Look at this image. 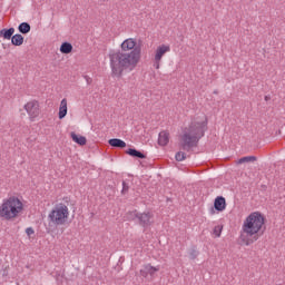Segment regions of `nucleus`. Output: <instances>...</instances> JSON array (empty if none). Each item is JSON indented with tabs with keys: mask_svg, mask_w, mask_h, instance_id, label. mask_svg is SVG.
<instances>
[{
	"mask_svg": "<svg viewBox=\"0 0 285 285\" xmlns=\"http://www.w3.org/2000/svg\"><path fill=\"white\" fill-rule=\"evenodd\" d=\"M23 212V203L18 197H9L0 206V217L7 222L17 219Z\"/></svg>",
	"mask_w": 285,
	"mask_h": 285,
	"instance_id": "20e7f679",
	"label": "nucleus"
},
{
	"mask_svg": "<svg viewBox=\"0 0 285 285\" xmlns=\"http://www.w3.org/2000/svg\"><path fill=\"white\" fill-rule=\"evenodd\" d=\"M13 35H14V28L0 30V39L10 40V39H12Z\"/></svg>",
	"mask_w": 285,
	"mask_h": 285,
	"instance_id": "ddd939ff",
	"label": "nucleus"
},
{
	"mask_svg": "<svg viewBox=\"0 0 285 285\" xmlns=\"http://www.w3.org/2000/svg\"><path fill=\"white\" fill-rule=\"evenodd\" d=\"M223 229H224V226H220V225L215 226L214 230H213L215 237H222V230Z\"/></svg>",
	"mask_w": 285,
	"mask_h": 285,
	"instance_id": "412c9836",
	"label": "nucleus"
},
{
	"mask_svg": "<svg viewBox=\"0 0 285 285\" xmlns=\"http://www.w3.org/2000/svg\"><path fill=\"white\" fill-rule=\"evenodd\" d=\"M155 273H159V267H155L150 264L144 265L142 268L140 269V275L141 277H155Z\"/></svg>",
	"mask_w": 285,
	"mask_h": 285,
	"instance_id": "1a4fd4ad",
	"label": "nucleus"
},
{
	"mask_svg": "<svg viewBox=\"0 0 285 285\" xmlns=\"http://www.w3.org/2000/svg\"><path fill=\"white\" fill-rule=\"evenodd\" d=\"M68 217H70V212L68 210V206L66 204H58L55 208L49 213V219L56 226H63L66 222H68Z\"/></svg>",
	"mask_w": 285,
	"mask_h": 285,
	"instance_id": "39448f33",
	"label": "nucleus"
},
{
	"mask_svg": "<svg viewBox=\"0 0 285 285\" xmlns=\"http://www.w3.org/2000/svg\"><path fill=\"white\" fill-rule=\"evenodd\" d=\"M134 215L136 218H138V224L139 226H142V228H150V226L155 224V214H153V212H135Z\"/></svg>",
	"mask_w": 285,
	"mask_h": 285,
	"instance_id": "423d86ee",
	"label": "nucleus"
},
{
	"mask_svg": "<svg viewBox=\"0 0 285 285\" xmlns=\"http://www.w3.org/2000/svg\"><path fill=\"white\" fill-rule=\"evenodd\" d=\"M19 32H21V35H28V32H30L31 27L30 23L28 22H22L19 24L18 27Z\"/></svg>",
	"mask_w": 285,
	"mask_h": 285,
	"instance_id": "6ab92c4d",
	"label": "nucleus"
},
{
	"mask_svg": "<svg viewBox=\"0 0 285 285\" xmlns=\"http://www.w3.org/2000/svg\"><path fill=\"white\" fill-rule=\"evenodd\" d=\"M168 141H170V134L168 131H160L158 136L159 146H168Z\"/></svg>",
	"mask_w": 285,
	"mask_h": 285,
	"instance_id": "f8f14e48",
	"label": "nucleus"
},
{
	"mask_svg": "<svg viewBox=\"0 0 285 285\" xmlns=\"http://www.w3.org/2000/svg\"><path fill=\"white\" fill-rule=\"evenodd\" d=\"M128 190H130V187L128 186V184L126 181H122V195H126V193H128Z\"/></svg>",
	"mask_w": 285,
	"mask_h": 285,
	"instance_id": "b1692460",
	"label": "nucleus"
},
{
	"mask_svg": "<svg viewBox=\"0 0 285 285\" xmlns=\"http://www.w3.org/2000/svg\"><path fill=\"white\" fill-rule=\"evenodd\" d=\"M108 144L109 146H112V148H126V141L119 138L109 139Z\"/></svg>",
	"mask_w": 285,
	"mask_h": 285,
	"instance_id": "4468645a",
	"label": "nucleus"
},
{
	"mask_svg": "<svg viewBox=\"0 0 285 285\" xmlns=\"http://www.w3.org/2000/svg\"><path fill=\"white\" fill-rule=\"evenodd\" d=\"M71 139H72V141L78 144L79 146H86V144H87L86 137L79 136V135H77L75 132H71Z\"/></svg>",
	"mask_w": 285,
	"mask_h": 285,
	"instance_id": "2eb2a0df",
	"label": "nucleus"
},
{
	"mask_svg": "<svg viewBox=\"0 0 285 285\" xmlns=\"http://www.w3.org/2000/svg\"><path fill=\"white\" fill-rule=\"evenodd\" d=\"M60 52L62 55H70V52H72V45L70 42H63L60 46Z\"/></svg>",
	"mask_w": 285,
	"mask_h": 285,
	"instance_id": "a211bd4d",
	"label": "nucleus"
},
{
	"mask_svg": "<svg viewBox=\"0 0 285 285\" xmlns=\"http://www.w3.org/2000/svg\"><path fill=\"white\" fill-rule=\"evenodd\" d=\"M197 255H199V252H197L196 249H191L189 253L190 259H197Z\"/></svg>",
	"mask_w": 285,
	"mask_h": 285,
	"instance_id": "5701e85b",
	"label": "nucleus"
},
{
	"mask_svg": "<svg viewBox=\"0 0 285 285\" xmlns=\"http://www.w3.org/2000/svg\"><path fill=\"white\" fill-rule=\"evenodd\" d=\"M137 41L129 38L120 45V50L109 53L110 68L115 77H121L124 71L132 72L141 59V49L136 48Z\"/></svg>",
	"mask_w": 285,
	"mask_h": 285,
	"instance_id": "f257e3e1",
	"label": "nucleus"
},
{
	"mask_svg": "<svg viewBox=\"0 0 285 285\" xmlns=\"http://www.w3.org/2000/svg\"><path fill=\"white\" fill-rule=\"evenodd\" d=\"M253 161H257V157L255 156H245L237 160V164H250Z\"/></svg>",
	"mask_w": 285,
	"mask_h": 285,
	"instance_id": "aec40b11",
	"label": "nucleus"
},
{
	"mask_svg": "<svg viewBox=\"0 0 285 285\" xmlns=\"http://www.w3.org/2000/svg\"><path fill=\"white\" fill-rule=\"evenodd\" d=\"M26 234L28 235V237H30L31 235H35V229L32 227H28L26 229Z\"/></svg>",
	"mask_w": 285,
	"mask_h": 285,
	"instance_id": "393cba45",
	"label": "nucleus"
},
{
	"mask_svg": "<svg viewBox=\"0 0 285 285\" xmlns=\"http://www.w3.org/2000/svg\"><path fill=\"white\" fill-rule=\"evenodd\" d=\"M24 110L29 115V119L35 121L37 117L41 114V109H39V101L31 100L24 105Z\"/></svg>",
	"mask_w": 285,
	"mask_h": 285,
	"instance_id": "6e6552de",
	"label": "nucleus"
},
{
	"mask_svg": "<svg viewBox=\"0 0 285 285\" xmlns=\"http://www.w3.org/2000/svg\"><path fill=\"white\" fill-rule=\"evenodd\" d=\"M12 46H23V36L21 33H17L11 37Z\"/></svg>",
	"mask_w": 285,
	"mask_h": 285,
	"instance_id": "f3484780",
	"label": "nucleus"
},
{
	"mask_svg": "<svg viewBox=\"0 0 285 285\" xmlns=\"http://www.w3.org/2000/svg\"><path fill=\"white\" fill-rule=\"evenodd\" d=\"M167 52H170L169 45H160L156 48L154 56V68H156V70H159L161 66V59H164V55Z\"/></svg>",
	"mask_w": 285,
	"mask_h": 285,
	"instance_id": "0eeeda50",
	"label": "nucleus"
},
{
	"mask_svg": "<svg viewBox=\"0 0 285 285\" xmlns=\"http://www.w3.org/2000/svg\"><path fill=\"white\" fill-rule=\"evenodd\" d=\"M68 115V99L63 98L59 107V119H63Z\"/></svg>",
	"mask_w": 285,
	"mask_h": 285,
	"instance_id": "9b49d317",
	"label": "nucleus"
},
{
	"mask_svg": "<svg viewBox=\"0 0 285 285\" xmlns=\"http://www.w3.org/2000/svg\"><path fill=\"white\" fill-rule=\"evenodd\" d=\"M126 153L130 157H136L137 159H146V156L144 155V153H141L137 149L129 148Z\"/></svg>",
	"mask_w": 285,
	"mask_h": 285,
	"instance_id": "dca6fc26",
	"label": "nucleus"
},
{
	"mask_svg": "<svg viewBox=\"0 0 285 285\" xmlns=\"http://www.w3.org/2000/svg\"><path fill=\"white\" fill-rule=\"evenodd\" d=\"M214 208L219 213H222V210H226V198H224L223 196L216 197L214 202Z\"/></svg>",
	"mask_w": 285,
	"mask_h": 285,
	"instance_id": "9d476101",
	"label": "nucleus"
},
{
	"mask_svg": "<svg viewBox=\"0 0 285 285\" xmlns=\"http://www.w3.org/2000/svg\"><path fill=\"white\" fill-rule=\"evenodd\" d=\"M208 130V119L193 120L188 127H186L180 137V148L189 153L191 148H197L199 139L204 137Z\"/></svg>",
	"mask_w": 285,
	"mask_h": 285,
	"instance_id": "7ed1b4c3",
	"label": "nucleus"
},
{
	"mask_svg": "<svg viewBox=\"0 0 285 285\" xmlns=\"http://www.w3.org/2000/svg\"><path fill=\"white\" fill-rule=\"evenodd\" d=\"M186 159V154L184 151H178L176 154V161H184Z\"/></svg>",
	"mask_w": 285,
	"mask_h": 285,
	"instance_id": "4be33fe9",
	"label": "nucleus"
},
{
	"mask_svg": "<svg viewBox=\"0 0 285 285\" xmlns=\"http://www.w3.org/2000/svg\"><path fill=\"white\" fill-rule=\"evenodd\" d=\"M265 218L264 215L259 212H254L247 216L244 220L242 234H240V242L245 244V246H250V244H255L266 228L264 227Z\"/></svg>",
	"mask_w": 285,
	"mask_h": 285,
	"instance_id": "f03ea898",
	"label": "nucleus"
}]
</instances>
